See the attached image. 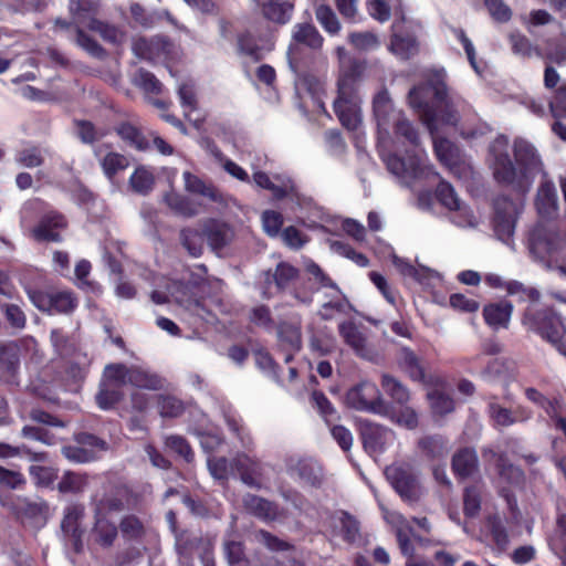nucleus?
Here are the masks:
<instances>
[{
  "instance_id": "29",
  "label": "nucleus",
  "mask_w": 566,
  "mask_h": 566,
  "mask_svg": "<svg viewBox=\"0 0 566 566\" xmlns=\"http://www.w3.org/2000/svg\"><path fill=\"white\" fill-rule=\"evenodd\" d=\"M398 363L400 368L413 380L426 384L427 375L421 359L409 348H402Z\"/></svg>"
},
{
  "instance_id": "34",
  "label": "nucleus",
  "mask_w": 566,
  "mask_h": 566,
  "mask_svg": "<svg viewBox=\"0 0 566 566\" xmlns=\"http://www.w3.org/2000/svg\"><path fill=\"white\" fill-rule=\"evenodd\" d=\"M185 188L189 192L201 195L213 202H222V193L212 185L206 184L199 177L192 175L189 171H185L184 175Z\"/></svg>"
},
{
  "instance_id": "47",
  "label": "nucleus",
  "mask_w": 566,
  "mask_h": 566,
  "mask_svg": "<svg viewBox=\"0 0 566 566\" xmlns=\"http://www.w3.org/2000/svg\"><path fill=\"white\" fill-rule=\"evenodd\" d=\"M129 185L135 192L145 196L153 190L155 177L147 168L138 167L130 176Z\"/></svg>"
},
{
  "instance_id": "41",
  "label": "nucleus",
  "mask_w": 566,
  "mask_h": 566,
  "mask_svg": "<svg viewBox=\"0 0 566 566\" xmlns=\"http://www.w3.org/2000/svg\"><path fill=\"white\" fill-rule=\"evenodd\" d=\"M178 95L180 98L181 106L184 107V114L187 119L193 123L196 128H200L205 118L196 117L191 118V113L197 109V97L193 85L191 84H182L178 88Z\"/></svg>"
},
{
  "instance_id": "45",
  "label": "nucleus",
  "mask_w": 566,
  "mask_h": 566,
  "mask_svg": "<svg viewBox=\"0 0 566 566\" xmlns=\"http://www.w3.org/2000/svg\"><path fill=\"white\" fill-rule=\"evenodd\" d=\"M99 164L104 175L109 180H113L118 172L125 170L129 166L127 157L115 151H109L105 156H102L99 158Z\"/></svg>"
},
{
  "instance_id": "6",
  "label": "nucleus",
  "mask_w": 566,
  "mask_h": 566,
  "mask_svg": "<svg viewBox=\"0 0 566 566\" xmlns=\"http://www.w3.org/2000/svg\"><path fill=\"white\" fill-rule=\"evenodd\" d=\"M533 331L566 356L565 326L556 313L545 310L533 314Z\"/></svg>"
},
{
  "instance_id": "32",
  "label": "nucleus",
  "mask_w": 566,
  "mask_h": 566,
  "mask_svg": "<svg viewBox=\"0 0 566 566\" xmlns=\"http://www.w3.org/2000/svg\"><path fill=\"white\" fill-rule=\"evenodd\" d=\"M479 461L473 449L464 448L452 458V470L460 478H468L478 471Z\"/></svg>"
},
{
  "instance_id": "37",
  "label": "nucleus",
  "mask_w": 566,
  "mask_h": 566,
  "mask_svg": "<svg viewBox=\"0 0 566 566\" xmlns=\"http://www.w3.org/2000/svg\"><path fill=\"white\" fill-rule=\"evenodd\" d=\"M164 200L176 214L191 218L199 213V205L175 191L166 193Z\"/></svg>"
},
{
  "instance_id": "23",
  "label": "nucleus",
  "mask_w": 566,
  "mask_h": 566,
  "mask_svg": "<svg viewBox=\"0 0 566 566\" xmlns=\"http://www.w3.org/2000/svg\"><path fill=\"white\" fill-rule=\"evenodd\" d=\"M243 506L248 513L263 521H273L277 517V506L273 502L254 495L247 494L242 500Z\"/></svg>"
},
{
  "instance_id": "21",
  "label": "nucleus",
  "mask_w": 566,
  "mask_h": 566,
  "mask_svg": "<svg viewBox=\"0 0 566 566\" xmlns=\"http://www.w3.org/2000/svg\"><path fill=\"white\" fill-rule=\"evenodd\" d=\"M427 91L424 85L413 87L409 92L408 101L409 105L419 112L423 124L433 134L436 129L434 111L427 103Z\"/></svg>"
},
{
  "instance_id": "28",
  "label": "nucleus",
  "mask_w": 566,
  "mask_h": 566,
  "mask_svg": "<svg viewBox=\"0 0 566 566\" xmlns=\"http://www.w3.org/2000/svg\"><path fill=\"white\" fill-rule=\"evenodd\" d=\"M69 8L73 23L87 28L91 19H97L99 4L96 0H70Z\"/></svg>"
},
{
  "instance_id": "50",
  "label": "nucleus",
  "mask_w": 566,
  "mask_h": 566,
  "mask_svg": "<svg viewBox=\"0 0 566 566\" xmlns=\"http://www.w3.org/2000/svg\"><path fill=\"white\" fill-rule=\"evenodd\" d=\"M116 132L122 139L126 140L138 150H146L149 146L140 130L129 123H122L116 127Z\"/></svg>"
},
{
  "instance_id": "3",
  "label": "nucleus",
  "mask_w": 566,
  "mask_h": 566,
  "mask_svg": "<svg viewBox=\"0 0 566 566\" xmlns=\"http://www.w3.org/2000/svg\"><path fill=\"white\" fill-rule=\"evenodd\" d=\"M354 65L338 80V94L334 101V111L344 127L355 130L360 124V98L357 94V70Z\"/></svg>"
},
{
  "instance_id": "19",
  "label": "nucleus",
  "mask_w": 566,
  "mask_h": 566,
  "mask_svg": "<svg viewBox=\"0 0 566 566\" xmlns=\"http://www.w3.org/2000/svg\"><path fill=\"white\" fill-rule=\"evenodd\" d=\"M83 516L84 506L81 504H71L65 507L63 520L61 522L62 532L71 539L76 552L82 549L83 531L81 530L80 524Z\"/></svg>"
},
{
  "instance_id": "57",
  "label": "nucleus",
  "mask_w": 566,
  "mask_h": 566,
  "mask_svg": "<svg viewBox=\"0 0 566 566\" xmlns=\"http://www.w3.org/2000/svg\"><path fill=\"white\" fill-rule=\"evenodd\" d=\"M481 507V490L478 485L467 486L463 495V511L469 517L478 515Z\"/></svg>"
},
{
  "instance_id": "44",
  "label": "nucleus",
  "mask_w": 566,
  "mask_h": 566,
  "mask_svg": "<svg viewBox=\"0 0 566 566\" xmlns=\"http://www.w3.org/2000/svg\"><path fill=\"white\" fill-rule=\"evenodd\" d=\"M434 151L438 159L449 168H453L460 160L458 147L446 138L433 140Z\"/></svg>"
},
{
  "instance_id": "8",
  "label": "nucleus",
  "mask_w": 566,
  "mask_h": 566,
  "mask_svg": "<svg viewBox=\"0 0 566 566\" xmlns=\"http://www.w3.org/2000/svg\"><path fill=\"white\" fill-rule=\"evenodd\" d=\"M232 465L240 474L242 483L249 488L261 490L265 486L268 476V464L247 453H237L232 459Z\"/></svg>"
},
{
  "instance_id": "20",
  "label": "nucleus",
  "mask_w": 566,
  "mask_h": 566,
  "mask_svg": "<svg viewBox=\"0 0 566 566\" xmlns=\"http://www.w3.org/2000/svg\"><path fill=\"white\" fill-rule=\"evenodd\" d=\"M203 232L207 238L208 244L212 250L219 251L231 243L234 238L233 229L217 220H209L203 226Z\"/></svg>"
},
{
  "instance_id": "53",
  "label": "nucleus",
  "mask_w": 566,
  "mask_h": 566,
  "mask_svg": "<svg viewBox=\"0 0 566 566\" xmlns=\"http://www.w3.org/2000/svg\"><path fill=\"white\" fill-rule=\"evenodd\" d=\"M315 15L323 29L329 34L334 35L340 31V23L329 6H317L315 9Z\"/></svg>"
},
{
  "instance_id": "46",
  "label": "nucleus",
  "mask_w": 566,
  "mask_h": 566,
  "mask_svg": "<svg viewBox=\"0 0 566 566\" xmlns=\"http://www.w3.org/2000/svg\"><path fill=\"white\" fill-rule=\"evenodd\" d=\"M205 232L193 228H185L180 231L181 244L190 255L200 256L203 251Z\"/></svg>"
},
{
  "instance_id": "33",
  "label": "nucleus",
  "mask_w": 566,
  "mask_h": 566,
  "mask_svg": "<svg viewBox=\"0 0 566 566\" xmlns=\"http://www.w3.org/2000/svg\"><path fill=\"white\" fill-rule=\"evenodd\" d=\"M87 29L98 33L105 42L113 45H122L127 39L123 29L98 19H91Z\"/></svg>"
},
{
  "instance_id": "9",
  "label": "nucleus",
  "mask_w": 566,
  "mask_h": 566,
  "mask_svg": "<svg viewBox=\"0 0 566 566\" xmlns=\"http://www.w3.org/2000/svg\"><path fill=\"white\" fill-rule=\"evenodd\" d=\"M114 369L117 370V375L122 377L124 384L137 388L160 390L166 384V379L158 374L138 366L128 367L124 364H115Z\"/></svg>"
},
{
  "instance_id": "10",
  "label": "nucleus",
  "mask_w": 566,
  "mask_h": 566,
  "mask_svg": "<svg viewBox=\"0 0 566 566\" xmlns=\"http://www.w3.org/2000/svg\"><path fill=\"white\" fill-rule=\"evenodd\" d=\"M114 368L115 364H109L105 367L104 378L96 394V402L104 410L113 408L124 397L122 388L126 384H124L122 377L117 375V370Z\"/></svg>"
},
{
  "instance_id": "11",
  "label": "nucleus",
  "mask_w": 566,
  "mask_h": 566,
  "mask_svg": "<svg viewBox=\"0 0 566 566\" xmlns=\"http://www.w3.org/2000/svg\"><path fill=\"white\" fill-rule=\"evenodd\" d=\"M298 277V270L287 262H280L274 271L264 273L265 287L262 292L263 297H273L276 293L286 290L291 283Z\"/></svg>"
},
{
  "instance_id": "24",
  "label": "nucleus",
  "mask_w": 566,
  "mask_h": 566,
  "mask_svg": "<svg viewBox=\"0 0 566 566\" xmlns=\"http://www.w3.org/2000/svg\"><path fill=\"white\" fill-rule=\"evenodd\" d=\"M294 0H269L261 3L263 17L274 23L285 24L290 21Z\"/></svg>"
},
{
  "instance_id": "14",
  "label": "nucleus",
  "mask_w": 566,
  "mask_h": 566,
  "mask_svg": "<svg viewBox=\"0 0 566 566\" xmlns=\"http://www.w3.org/2000/svg\"><path fill=\"white\" fill-rule=\"evenodd\" d=\"M363 444L369 453H380L395 440V432L381 424L363 422L360 430Z\"/></svg>"
},
{
  "instance_id": "40",
  "label": "nucleus",
  "mask_w": 566,
  "mask_h": 566,
  "mask_svg": "<svg viewBox=\"0 0 566 566\" xmlns=\"http://www.w3.org/2000/svg\"><path fill=\"white\" fill-rule=\"evenodd\" d=\"M94 514L105 516L107 512H119L124 509L123 490L116 489L102 499L93 497Z\"/></svg>"
},
{
  "instance_id": "59",
  "label": "nucleus",
  "mask_w": 566,
  "mask_h": 566,
  "mask_svg": "<svg viewBox=\"0 0 566 566\" xmlns=\"http://www.w3.org/2000/svg\"><path fill=\"white\" fill-rule=\"evenodd\" d=\"M119 528L122 535L128 539L142 538L145 533L144 524L135 515L124 516L120 521Z\"/></svg>"
},
{
  "instance_id": "38",
  "label": "nucleus",
  "mask_w": 566,
  "mask_h": 566,
  "mask_svg": "<svg viewBox=\"0 0 566 566\" xmlns=\"http://www.w3.org/2000/svg\"><path fill=\"white\" fill-rule=\"evenodd\" d=\"M293 41L296 44H304L311 49H319L323 44V36L315 25L311 23H297L293 29Z\"/></svg>"
},
{
  "instance_id": "30",
  "label": "nucleus",
  "mask_w": 566,
  "mask_h": 566,
  "mask_svg": "<svg viewBox=\"0 0 566 566\" xmlns=\"http://www.w3.org/2000/svg\"><path fill=\"white\" fill-rule=\"evenodd\" d=\"M512 310V304L509 302L492 303L483 308V317L485 323L494 329L506 327Z\"/></svg>"
},
{
  "instance_id": "22",
  "label": "nucleus",
  "mask_w": 566,
  "mask_h": 566,
  "mask_svg": "<svg viewBox=\"0 0 566 566\" xmlns=\"http://www.w3.org/2000/svg\"><path fill=\"white\" fill-rule=\"evenodd\" d=\"M482 457L484 461L495 463L499 475L507 483L516 484L523 480L522 470L509 463L503 454L496 453L491 448H485L482 451Z\"/></svg>"
},
{
  "instance_id": "31",
  "label": "nucleus",
  "mask_w": 566,
  "mask_h": 566,
  "mask_svg": "<svg viewBox=\"0 0 566 566\" xmlns=\"http://www.w3.org/2000/svg\"><path fill=\"white\" fill-rule=\"evenodd\" d=\"M48 504L44 501H31L28 497L18 496L12 502V511L20 518L38 520L48 513Z\"/></svg>"
},
{
  "instance_id": "64",
  "label": "nucleus",
  "mask_w": 566,
  "mask_h": 566,
  "mask_svg": "<svg viewBox=\"0 0 566 566\" xmlns=\"http://www.w3.org/2000/svg\"><path fill=\"white\" fill-rule=\"evenodd\" d=\"M549 109L555 119L566 118V83H563L549 102Z\"/></svg>"
},
{
  "instance_id": "13",
  "label": "nucleus",
  "mask_w": 566,
  "mask_h": 566,
  "mask_svg": "<svg viewBox=\"0 0 566 566\" xmlns=\"http://www.w3.org/2000/svg\"><path fill=\"white\" fill-rule=\"evenodd\" d=\"M373 112L377 123L378 133L384 137L389 136V126L401 115L395 109L390 95L386 88L380 90L373 99Z\"/></svg>"
},
{
  "instance_id": "56",
  "label": "nucleus",
  "mask_w": 566,
  "mask_h": 566,
  "mask_svg": "<svg viewBox=\"0 0 566 566\" xmlns=\"http://www.w3.org/2000/svg\"><path fill=\"white\" fill-rule=\"evenodd\" d=\"M134 83L146 93L158 95L163 91V84L160 81L153 73L144 69H139L136 72Z\"/></svg>"
},
{
  "instance_id": "43",
  "label": "nucleus",
  "mask_w": 566,
  "mask_h": 566,
  "mask_svg": "<svg viewBox=\"0 0 566 566\" xmlns=\"http://www.w3.org/2000/svg\"><path fill=\"white\" fill-rule=\"evenodd\" d=\"M381 387L395 402L401 406L406 405L410 399L408 388L400 380L388 374L381 376Z\"/></svg>"
},
{
  "instance_id": "5",
  "label": "nucleus",
  "mask_w": 566,
  "mask_h": 566,
  "mask_svg": "<svg viewBox=\"0 0 566 566\" xmlns=\"http://www.w3.org/2000/svg\"><path fill=\"white\" fill-rule=\"evenodd\" d=\"M385 474L396 492L407 502H417L422 495V489L417 473L407 463L391 464Z\"/></svg>"
},
{
  "instance_id": "62",
  "label": "nucleus",
  "mask_w": 566,
  "mask_h": 566,
  "mask_svg": "<svg viewBox=\"0 0 566 566\" xmlns=\"http://www.w3.org/2000/svg\"><path fill=\"white\" fill-rule=\"evenodd\" d=\"M397 137H403L410 145L418 147L419 137L413 125L401 114L394 123Z\"/></svg>"
},
{
  "instance_id": "49",
  "label": "nucleus",
  "mask_w": 566,
  "mask_h": 566,
  "mask_svg": "<svg viewBox=\"0 0 566 566\" xmlns=\"http://www.w3.org/2000/svg\"><path fill=\"white\" fill-rule=\"evenodd\" d=\"M83 27L75 25L74 35L70 36V40L75 42L80 48L85 50L88 54L94 57H104L106 55L105 50L98 44L93 38L84 33Z\"/></svg>"
},
{
  "instance_id": "17",
  "label": "nucleus",
  "mask_w": 566,
  "mask_h": 566,
  "mask_svg": "<svg viewBox=\"0 0 566 566\" xmlns=\"http://www.w3.org/2000/svg\"><path fill=\"white\" fill-rule=\"evenodd\" d=\"M253 181L260 188L268 189L275 199L293 197L298 199V192L294 181L287 176H274V181L263 171L253 174Z\"/></svg>"
},
{
  "instance_id": "63",
  "label": "nucleus",
  "mask_w": 566,
  "mask_h": 566,
  "mask_svg": "<svg viewBox=\"0 0 566 566\" xmlns=\"http://www.w3.org/2000/svg\"><path fill=\"white\" fill-rule=\"evenodd\" d=\"M50 313H69L76 306V301L70 292L52 293Z\"/></svg>"
},
{
  "instance_id": "54",
  "label": "nucleus",
  "mask_w": 566,
  "mask_h": 566,
  "mask_svg": "<svg viewBox=\"0 0 566 566\" xmlns=\"http://www.w3.org/2000/svg\"><path fill=\"white\" fill-rule=\"evenodd\" d=\"M158 409L161 417L177 418L185 411L184 402L174 396H158Z\"/></svg>"
},
{
  "instance_id": "52",
  "label": "nucleus",
  "mask_w": 566,
  "mask_h": 566,
  "mask_svg": "<svg viewBox=\"0 0 566 566\" xmlns=\"http://www.w3.org/2000/svg\"><path fill=\"white\" fill-rule=\"evenodd\" d=\"M14 159L20 166L25 168H35L44 163L42 149L33 145L18 150Z\"/></svg>"
},
{
  "instance_id": "36",
  "label": "nucleus",
  "mask_w": 566,
  "mask_h": 566,
  "mask_svg": "<svg viewBox=\"0 0 566 566\" xmlns=\"http://www.w3.org/2000/svg\"><path fill=\"white\" fill-rule=\"evenodd\" d=\"M329 300L324 302L318 311V316L323 321H331L338 314H348L354 310L347 296L342 294L329 295Z\"/></svg>"
},
{
  "instance_id": "1",
  "label": "nucleus",
  "mask_w": 566,
  "mask_h": 566,
  "mask_svg": "<svg viewBox=\"0 0 566 566\" xmlns=\"http://www.w3.org/2000/svg\"><path fill=\"white\" fill-rule=\"evenodd\" d=\"M531 164V147L526 139L516 138L512 149L507 137L501 135L490 145V165L496 181L522 185L527 178Z\"/></svg>"
},
{
  "instance_id": "35",
  "label": "nucleus",
  "mask_w": 566,
  "mask_h": 566,
  "mask_svg": "<svg viewBox=\"0 0 566 566\" xmlns=\"http://www.w3.org/2000/svg\"><path fill=\"white\" fill-rule=\"evenodd\" d=\"M118 534L116 525L109 522L106 516L95 515V525L92 530L94 542L102 547L113 545Z\"/></svg>"
},
{
  "instance_id": "2",
  "label": "nucleus",
  "mask_w": 566,
  "mask_h": 566,
  "mask_svg": "<svg viewBox=\"0 0 566 566\" xmlns=\"http://www.w3.org/2000/svg\"><path fill=\"white\" fill-rule=\"evenodd\" d=\"M535 208L538 216L537 223L533 227V244L543 240L552 242L557 233L558 196L553 181L544 180L536 193Z\"/></svg>"
},
{
  "instance_id": "7",
  "label": "nucleus",
  "mask_w": 566,
  "mask_h": 566,
  "mask_svg": "<svg viewBox=\"0 0 566 566\" xmlns=\"http://www.w3.org/2000/svg\"><path fill=\"white\" fill-rule=\"evenodd\" d=\"M384 160L388 170L398 178H421L432 172L428 158L422 150H417L408 161L397 155H388Z\"/></svg>"
},
{
  "instance_id": "18",
  "label": "nucleus",
  "mask_w": 566,
  "mask_h": 566,
  "mask_svg": "<svg viewBox=\"0 0 566 566\" xmlns=\"http://www.w3.org/2000/svg\"><path fill=\"white\" fill-rule=\"evenodd\" d=\"M172 50V43L165 38L156 36L151 39L140 38L133 44L134 53L140 59L147 61H158L166 59Z\"/></svg>"
},
{
  "instance_id": "51",
  "label": "nucleus",
  "mask_w": 566,
  "mask_h": 566,
  "mask_svg": "<svg viewBox=\"0 0 566 566\" xmlns=\"http://www.w3.org/2000/svg\"><path fill=\"white\" fill-rule=\"evenodd\" d=\"M51 343L60 356H70L76 349V339L61 328H54L50 335Z\"/></svg>"
},
{
  "instance_id": "12",
  "label": "nucleus",
  "mask_w": 566,
  "mask_h": 566,
  "mask_svg": "<svg viewBox=\"0 0 566 566\" xmlns=\"http://www.w3.org/2000/svg\"><path fill=\"white\" fill-rule=\"evenodd\" d=\"M434 96L438 108L437 112L434 111L436 123L442 122L448 125H455L459 122V112L463 111L465 106L464 101L449 95L444 85L436 86Z\"/></svg>"
},
{
  "instance_id": "61",
  "label": "nucleus",
  "mask_w": 566,
  "mask_h": 566,
  "mask_svg": "<svg viewBox=\"0 0 566 566\" xmlns=\"http://www.w3.org/2000/svg\"><path fill=\"white\" fill-rule=\"evenodd\" d=\"M439 202L449 210H459L461 201L450 184L441 181L437 187Z\"/></svg>"
},
{
  "instance_id": "26",
  "label": "nucleus",
  "mask_w": 566,
  "mask_h": 566,
  "mask_svg": "<svg viewBox=\"0 0 566 566\" xmlns=\"http://www.w3.org/2000/svg\"><path fill=\"white\" fill-rule=\"evenodd\" d=\"M287 468L292 475H297L306 484L318 486L322 482L321 470L311 460L290 459Z\"/></svg>"
},
{
  "instance_id": "55",
  "label": "nucleus",
  "mask_w": 566,
  "mask_h": 566,
  "mask_svg": "<svg viewBox=\"0 0 566 566\" xmlns=\"http://www.w3.org/2000/svg\"><path fill=\"white\" fill-rule=\"evenodd\" d=\"M489 415L496 426L502 427L510 426L520 419H524L523 417L517 416L515 411L504 408L497 402L489 403Z\"/></svg>"
},
{
  "instance_id": "58",
  "label": "nucleus",
  "mask_w": 566,
  "mask_h": 566,
  "mask_svg": "<svg viewBox=\"0 0 566 566\" xmlns=\"http://www.w3.org/2000/svg\"><path fill=\"white\" fill-rule=\"evenodd\" d=\"M390 49L400 59H408L417 51V42L411 36H399L395 34L391 39Z\"/></svg>"
},
{
  "instance_id": "48",
  "label": "nucleus",
  "mask_w": 566,
  "mask_h": 566,
  "mask_svg": "<svg viewBox=\"0 0 566 566\" xmlns=\"http://www.w3.org/2000/svg\"><path fill=\"white\" fill-rule=\"evenodd\" d=\"M427 397L434 415L444 416L454 410V400L452 397L439 389L429 391Z\"/></svg>"
},
{
  "instance_id": "15",
  "label": "nucleus",
  "mask_w": 566,
  "mask_h": 566,
  "mask_svg": "<svg viewBox=\"0 0 566 566\" xmlns=\"http://www.w3.org/2000/svg\"><path fill=\"white\" fill-rule=\"evenodd\" d=\"M66 226V219L62 213L48 211L32 229V237L39 242H60L62 240L60 231L65 229Z\"/></svg>"
},
{
  "instance_id": "25",
  "label": "nucleus",
  "mask_w": 566,
  "mask_h": 566,
  "mask_svg": "<svg viewBox=\"0 0 566 566\" xmlns=\"http://www.w3.org/2000/svg\"><path fill=\"white\" fill-rule=\"evenodd\" d=\"M20 367L18 348L14 345L0 347V378L13 384L17 381V375Z\"/></svg>"
},
{
  "instance_id": "16",
  "label": "nucleus",
  "mask_w": 566,
  "mask_h": 566,
  "mask_svg": "<svg viewBox=\"0 0 566 566\" xmlns=\"http://www.w3.org/2000/svg\"><path fill=\"white\" fill-rule=\"evenodd\" d=\"M203 279L195 274L190 275L187 283L174 281L168 286L169 296L187 311L197 312L200 301L195 296L193 289L199 287Z\"/></svg>"
},
{
  "instance_id": "42",
  "label": "nucleus",
  "mask_w": 566,
  "mask_h": 566,
  "mask_svg": "<svg viewBox=\"0 0 566 566\" xmlns=\"http://www.w3.org/2000/svg\"><path fill=\"white\" fill-rule=\"evenodd\" d=\"M493 226L496 237L507 243L515 229L513 211H502L497 209L493 219Z\"/></svg>"
},
{
  "instance_id": "60",
  "label": "nucleus",
  "mask_w": 566,
  "mask_h": 566,
  "mask_svg": "<svg viewBox=\"0 0 566 566\" xmlns=\"http://www.w3.org/2000/svg\"><path fill=\"white\" fill-rule=\"evenodd\" d=\"M419 447L431 458H440L447 453V442L440 436L422 438L419 441Z\"/></svg>"
},
{
  "instance_id": "39",
  "label": "nucleus",
  "mask_w": 566,
  "mask_h": 566,
  "mask_svg": "<svg viewBox=\"0 0 566 566\" xmlns=\"http://www.w3.org/2000/svg\"><path fill=\"white\" fill-rule=\"evenodd\" d=\"M88 485V475L73 471H66L57 483V490L61 493L80 494Z\"/></svg>"
},
{
  "instance_id": "27",
  "label": "nucleus",
  "mask_w": 566,
  "mask_h": 566,
  "mask_svg": "<svg viewBox=\"0 0 566 566\" xmlns=\"http://www.w3.org/2000/svg\"><path fill=\"white\" fill-rule=\"evenodd\" d=\"M338 333L357 355L366 357L368 353L366 337L354 322H342L338 325Z\"/></svg>"
},
{
  "instance_id": "4",
  "label": "nucleus",
  "mask_w": 566,
  "mask_h": 566,
  "mask_svg": "<svg viewBox=\"0 0 566 566\" xmlns=\"http://www.w3.org/2000/svg\"><path fill=\"white\" fill-rule=\"evenodd\" d=\"M348 407L376 415H387L388 407L385 403L378 387L370 381H361L350 388L346 394Z\"/></svg>"
}]
</instances>
